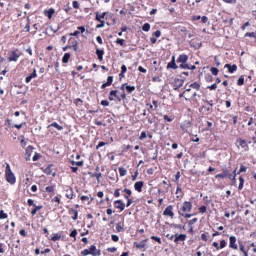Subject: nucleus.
<instances>
[{"mask_svg": "<svg viewBox=\"0 0 256 256\" xmlns=\"http://www.w3.org/2000/svg\"><path fill=\"white\" fill-rule=\"evenodd\" d=\"M5 177L6 181L10 183V185H15L17 178H15V174H13V171L11 170V165L8 163H6Z\"/></svg>", "mask_w": 256, "mask_h": 256, "instance_id": "f257e3e1", "label": "nucleus"}, {"mask_svg": "<svg viewBox=\"0 0 256 256\" xmlns=\"http://www.w3.org/2000/svg\"><path fill=\"white\" fill-rule=\"evenodd\" d=\"M82 255L99 256V255H101V250H97V247H95V245H92L89 249H85L82 252Z\"/></svg>", "mask_w": 256, "mask_h": 256, "instance_id": "f03ea898", "label": "nucleus"}, {"mask_svg": "<svg viewBox=\"0 0 256 256\" xmlns=\"http://www.w3.org/2000/svg\"><path fill=\"white\" fill-rule=\"evenodd\" d=\"M19 57H21V52L19 50H13L8 58L10 62H15L19 61Z\"/></svg>", "mask_w": 256, "mask_h": 256, "instance_id": "7ed1b4c3", "label": "nucleus"}, {"mask_svg": "<svg viewBox=\"0 0 256 256\" xmlns=\"http://www.w3.org/2000/svg\"><path fill=\"white\" fill-rule=\"evenodd\" d=\"M191 91V89H186V91H184L183 93H181L179 95L180 98L185 97L186 101H190L191 97H197V93L193 92L192 95H189L187 93H189Z\"/></svg>", "mask_w": 256, "mask_h": 256, "instance_id": "20e7f679", "label": "nucleus"}, {"mask_svg": "<svg viewBox=\"0 0 256 256\" xmlns=\"http://www.w3.org/2000/svg\"><path fill=\"white\" fill-rule=\"evenodd\" d=\"M35 148L33 146H28L25 151V159L26 161H31V155H33V151Z\"/></svg>", "mask_w": 256, "mask_h": 256, "instance_id": "39448f33", "label": "nucleus"}, {"mask_svg": "<svg viewBox=\"0 0 256 256\" xmlns=\"http://www.w3.org/2000/svg\"><path fill=\"white\" fill-rule=\"evenodd\" d=\"M225 177H229V179H231V177H233V174H231V173H229V171L225 170L223 173L216 175V179H225Z\"/></svg>", "mask_w": 256, "mask_h": 256, "instance_id": "423d86ee", "label": "nucleus"}, {"mask_svg": "<svg viewBox=\"0 0 256 256\" xmlns=\"http://www.w3.org/2000/svg\"><path fill=\"white\" fill-rule=\"evenodd\" d=\"M193 205L191 204V202H184L183 206H182V211L184 213H189V211H191Z\"/></svg>", "mask_w": 256, "mask_h": 256, "instance_id": "0eeeda50", "label": "nucleus"}, {"mask_svg": "<svg viewBox=\"0 0 256 256\" xmlns=\"http://www.w3.org/2000/svg\"><path fill=\"white\" fill-rule=\"evenodd\" d=\"M185 239H187V235H185V234H175L174 242L179 243V241H185Z\"/></svg>", "mask_w": 256, "mask_h": 256, "instance_id": "6e6552de", "label": "nucleus"}, {"mask_svg": "<svg viewBox=\"0 0 256 256\" xmlns=\"http://www.w3.org/2000/svg\"><path fill=\"white\" fill-rule=\"evenodd\" d=\"M35 77H37V69H34L33 72L26 77V83H31V80L35 79Z\"/></svg>", "mask_w": 256, "mask_h": 256, "instance_id": "1a4fd4ad", "label": "nucleus"}, {"mask_svg": "<svg viewBox=\"0 0 256 256\" xmlns=\"http://www.w3.org/2000/svg\"><path fill=\"white\" fill-rule=\"evenodd\" d=\"M237 143L240 145V147H242V149H245L246 151L249 150V146L247 145V141H245V140L239 138V139L237 140Z\"/></svg>", "mask_w": 256, "mask_h": 256, "instance_id": "9d476101", "label": "nucleus"}, {"mask_svg": "<svg viewBox=\"0 0 256 256\" xmlns=\"http://www.w3.org/2000/svg\"><path fill=\"white\" fill-rule=\"evenodd\" d=\"M163 215H166V216H168V217H173V206H168L165 210H164V212H163Z\"/></svg>", "mask_w": 256, "mask_h": 256, "instance_id": "9b49d317", "label": "nucleus"}, {"mask_svg": "<svg viewBox=\"0 0 256 256\" xmlns=\"http://www.w3.org/2000/svg\"><path fill=\"white\" fill-rule=\"evenodd\" d=\"M143 185H144L143 181H138V182H136V183L134 184V189H135L136 191H138V193H141V191H142V189H143Z\"/></svg>", "mask_w": 256, "mask_h": 256, "instance_id": "f8f14e48", "label": "nucleus"}, {"mask_svg": "<svg viewBox=\"0 0 256 256\" xmlns=\"http://www.w3.org/2000/svg\"><path fill=\"white\" fill-rule=\"evenodd\" d=\"M116 205V209H120V211H124L125 209V203H123V201L121 200H116L115 202Z\"/></svg>", "mask_w": 256, "mask_h": 256, "instance_id": "ddd939ff", "label": "nucleus"}, {"mask_svg": "<svg viewBox=\"0 0 256 256\" xmlns=\"http://www.w3.org/2000/svg\"><path fill=\"white\" fill-rule=\"evenodd\" d=\"M235 243H237V238L235 236H230V247H231V249H237L238 248Z\"/></svg>", "mask_w": 256, "mask_h": 256, "instance_id": "4468645a", "label": "nucleus"}, {"mask_svg": "<svg viewBox=\"0 0 256 256\" xmlns=\"http://www.w3.org/2000/svg\"><path fill=\"white\" fill-rule=\"evenodd\" d=\"M225 68L228 69L229 73H235L237 71V65L226 64Z\"/></svg>", "mask_w": 256, "mask_h": 256, "instance_id": "2eb2a0df", "label": "nucleus"}, {"mask_svg": "<svg viewBox=\"0 0 256 256\" xmlns=\"http://www.w3.org/2000/svg\"><path fill=\"white\" fill-rule=\"evenodd\" d=\"M134 245L137 249H144L147 246V240H143L140 243L135 242Z\"/></svg>", "mask_w": 256, "mask_h": 256, "instance_id": "dca6fc26", "label": "nucleus"}, {"mask_svg": "<svg viewBox=\"0 0 256 256\" xmlns=\"http://www.w3.org/2000/svg\"><path fill=\"white\" fill-rule=\"evenodd\" d=\"M189 59V56L188 55H180L179 58H178V62L179 63H187V60Z\"/></svg>", "mask_w": 256, "mask_h": 256, "instance_id": "f3484780", "label": "nucleus"}, {"mask_svg": "<svg viewBox=\"0 0 256 256\" xmlns=\"http://www.w3.org/2000/svg\"><path fill=\"white\" fill-rule=\"evenodd\" d=\"M168 69H177V64L175 63V56H173L172 61L168 63Z\"/></svg>", "mask_w": 256, "mask_h": 256, "instance_id": "a211bd4d", "label": "nucleus"}, {"mask_svg": "<svg viewBox=\"0 0 256 256\" xmlns=\"http://www.w3.org/2000/svg\"><path fill=\"white\" fill-rule=\"evenodd\" d=\"M104 51L103 50H100V49H97L96 50V55L98 56V59L99 61H103V55H104Z\"/></svg>", "mask_w": 256, "mask_h": 256, "instance_id": "6ab92c4d", "label": "nucleus"}, {"mask_svg": "<svg viewBox=\"0 0 256 256\" xmlns=\"http://www.w3.org/2000/svg\"><path fill=\"white\" fill-rule=\"evenodd\" d=\"M54 13H55L54 9H49L48 11H45V14L48 17V19H51V17H53Z\"/></svg>", "mask_w": 256, "mask_h": 256, "instance_id": "aec40b11", "label": "nucleus"}, {"mask_svg": "<svg viewBox=\"0 0 256 256\" xmlns=\"http://www.w3.org/2000/svg\"><path fill=\"white\" fill-rule=\"evenodd\" d=\"M66 197H67V199H73V190L67 189L66 190Z\"/></svg>", "mask_w": 256, "mask_h": 256, "instance_id": "412c9836", "label": "nucleus"}, {"mask_svg": "<svg viewBox=\"0 0 256 256\" xmlns=\"http://www.w3.org/2000/svg\"><path fill=\"white\" fill-rule=\"evenodd\" d=\"M105 15H107V12H104L102 15H99V13L96 14V21H102L101 19H105Z\"/></svg>", "mask_w": 256, "mask_h": 256, "instance_id": "4be33fe9", "label": "nucleus"}, {"mask_svg": "<svg viewBox=\"0 0 256 256\" xmlns=\"http://www.w3.org/2000/svg\"><path fill=\"white\" fill-rule=\"evenodd\" d=\"M35 208L31 211L32 215H37V211H39L40 209H43V206H34Z\"/></svg>", "mask_w": 256, "mask_h": 256, "instance_id": "5701e85b", "label": "nucleus"}, {"mask_svg": "<svg viewBox=\"0 0 256 256\" xmlns=\"http://www.w3.org/2000/svg\"><path fill=\"white\" fill-rule=\"evenodd\" d=\"M51 127H55V129H58V131H63V126L57 124V122L52 123Z\"/></svg>", "mask_w": 256, "mask_h": 256, "instance_id": "b1692460", "label": "nucleus"}, {"mask_svg": "<svg viewBox=\"0 0 256 256\" xmlns=\"http://www.w3.org/2000/svg\"><path fill=\"white\" fill-rule=\"evenodd\" d=\"M190 87H192V89H197L198 91L201 89V85L197 82L192 83Z\"/></svg>", "mask_w": 256, "mask_h": 256, "instance_id": "393cba45", "label": "nucleus"}, {"mask_svg": "<svg viewBox=\"0 0 256 256\" xmlns=\"http://www.w3.org/2000/svg\"><path fill=\"white\" fill-rule=\"evenodd\" d=\"M124 73H127V66L122 65L120 77H125V75H123Z\"/></svg>", "mask_w": 256, "mask_h": 256, "instance_id": "a878e982", "label": "nucleus"}, {"mask_svg": "<svg viewBox=\"0 0 256 256\" xmlns=\"http://www.w3.org/2000/svg\"><path fill=\"white\" fill-rule=\"evenodd\" d=\"M183 80H177L176 81V89H181V87H183Z\"/></svg>", "mask_w": 256, "mask_h": 256, "instance_id": "bb28decb", "label": "nucleus"}, {"mask_svg": "<svg viewBox=\"0 0 256 256\" xmlns=\"http://www.w3.org/2000/svg\"><path fill=\"white\" fill-rule=\"evenodd\" d=\"M39 159H41V154L35 152L32 161H39Z\"/></svg>", "mask_w": 256, "mask_h": 256, "instance_id": "cd10ccee", "label": "nucleus"}, {"mask_svg": "<svg viewBox=\"0 0 256 256\" xmlns=\"http://www.w3.org/2000/svg\"><path fill=\"white\" fill-rule=\"evenodd\" d=\"M59 239H61V234H54L51 241H59Z\"/></svg>", "mask_w": 256, "mask_h": 256, "instance_id": "c85d7f7f", "label": "nucleus"}, {"mask_svg": "<svg viewBox=\"0 0 256 256\" xmlns=\"http://www.w3.org/2000/svg\"><path fill=\"white\" fill-rule=\"evenodd\" d=\"M45 173L46 175H55L53 170H51V166L45 169Z\"/></svg>", "mask_w": 256, "mask_h": 256, "instance_id": "c756f323", "label": "nucleus"}, {"mask_svg": "<svg viewBox=\"0 0 256 256\" xmlns=\"http://www.w3.org/2000/svg\"><path fill=\"white\" fill-rule=\"evenodd\" d=\"M119 173L121 177H125V175H127V170H125V168H119Z\"/></svg>", "mask_w": 256, "mask_h": 256, "instance_id": "7c9ffc66", "label": "nucleus"}, {"mask_svg": "<svg viewBox=\"0 0 256 256\" xmlns=\"http://www.w3.org/2000/svg\"><path fill=\"white\" fill-rule=\"evenodd\" d=\"M20 143L22 147H27V141H25V137L23 136L20 137Z\"/></svg>", "mask_w": 256, "mask_h": 256, "instance_id": "2f4dec72", "label": "nucleus"}, {"mask_svg": "<svg viewBox=\"0 0 256 256\" xmlns=\"http://www.w3.org/2000/svg\"><path fill=\"white\" fill-rule=\"evenodd\" d=\"M110 96H114V97H116V99H118V101H121V98H119L118 96H117V90H112L111 92H110Z\"/></svg>", "mask_w": 256, "mask_h": 256, "instance_id": "473e14b6", "label": "nucleus"}, {"mask_svg": "<svg viewBox=\"0 0 256 256\" xmlns=\"http://www.w3.org/2000/svg\"><path fill=\"white\" fill-rule=\"evenodd\" d=\"M8 215L5 213V211L1 210L0 211V219H7Z\"/></svg>", "mask_w": 256, "mask_h": 256, "instance_id": "72a5a7b5", "label": "nucleus"}, {"mask_svg": "<svg viewBox=\"0 0 256 256\" xmlns=\"http://www.w3.org/2000/svg\"><path fill=\"white\" fill-rule=\"evenodd\" d=\"M126 91H127V93H131L132 91H135V86H127L126 85Z\"/></svg>", "mask_w": 256, "mask_h": 256, "instance_id": "f704fd0d", "label": "nucleus"}, {"mask_svg": "<svg viewBox=\"0 0 256 256\" xmlns=\"http://www.w3.org/2000/svg\"><path fill=\"white\" fill-rule=\"evenodd\" d=\"M142 29L144 31H149L151 29V25L149 23H146V24L143 25Z\"/></svg>", "mask_w": 256, "mask_h": 256, "instance_id": "c9c22d12", "label": "nucleus"}, {"mask_svg": "<svg viewBox=\"0 0 256 256\" xmlns=\"http://www.w3.org/2000/svg\"><path fill=\"white\" fill-rule=\"evenodd\" d=\"M245 83V78L243 76H241L239 79H238V82H237V85H243Z\"/></svg>", "mask_w": 256, "mask_h": 256, "instance_id": "e433bc0d", "label": "nucleus"}, {"mask_svg": "<svg viewBox=\"0 0 256 256\" xmlns=\"http://www.w3.org/2000/svg\"><path fill=\"white\" fill-rule=\"evenodd\" d=\"M116 43H117L118 45H121V46L123 47V45H125V40L118 38V39L116 40Z\"/></svg>", "mask_w": 256, "mask_h": 256, "instance_id": "4c0bfd02", "label": "nucleus"}, {"mask_svg": "<svg viewBox=\"0 0 256 256\" xmlns=\"http://www.w3.org/2000/svg\"><path fill=\"white\" fill-rule=\"evenodd\" d=\"M226 245H227V242H225V240L220 241V249H225Z\"/></svg>", "mask_w": 256, "mask_h": 256, "instance_id": "58836bf2", "label": "nucleus"}, {"mask_svg": "<svg viewBox=\"0 0 256 256\" xmlns=\"http://www.w3.org/2000/svg\"><path fill=\"white\" fill-rule=\"evenodd\" d=\"M116 230L118 231V233H121V231H123V227L121 226V223H118L116 225Z\"/></svg>", "mask_w": 256, "mask_h": 256, "instance_id": "ea45409f", "label": "nucleus"}, {"mask_svg": "<svg viewBox=\"0 0 256 256\" xmlns=\"http://www.w3.org/2000/svg\"><path fill=\"white\" fill-rule=\"evenodd\" d=\"M45 191H47L48 193H53V191H54L53 186H47L45 188Z\"/></svg>", "mask_w": 256, "mask_h": 256, "instance_id": "a19ab883", "label": "nucleus"}, {"mask_svg": "<svg viewBox=\"0 0 256 256\" xmlns=\"http://www.w3.org/2000/svg\"><path fill=\"white\" fill-rule=\"evenodd\" d=\"M107 85L109 86V85H111V83H113V76H109L108 78H107Z\"/></svg>", "mask_w": 256, "mask_h": 256, "instance_id": "79ce46f5", "label": "nucleus"}, {"mask_svg": "<svg viewBox=\"0 0 256 256\" xmlns=\"http://www.w3.org/2000/svg\"><path fill=\"white\" fill-rule=\"evenodd\" d=\"M101 105H103V107H109V101H107V100H102V101H101Z\"/></svg>", "mask_w": 256, "mask_h": 256, "instance_id": "37998d69", "label": "nucleus"}, {"mask_svg": "<svg viewBox=\"0 0 256 256\" xmlns=\"http://www.w3.org/2000/svg\"><path fill=\"white\" fill-rule=\"evenodd\" d=\"M69 59H71V54L66 53L65 54V63H69Z\"/></svg>", "mask_w": 256, "mask_h": 256, "instance_id": "c03bdc74", "label": "nucleus"}, {"mask_svg": "<svg viewBox=\"0 0 256 256\" xmlns=\"http://www.w3.org/2000/svg\"><path fill=\"white\" fill-rule=\"evenodd\" d=\"M211 73H212V75H217V73H219V69L211 68Z\"/></svg>", "mask_w": 256, "mask_h": 256, "instance_id": "a18cd8bd", "label": "nucleus"}, {"mask_svg": "<svg viewBox=\"0 0 256 256\" xmlns=\"http://www.w3.org/2000/svg\"><path fill=\"white\" fill-rule=\"evenodd\" d=\"M151 239H153V241H157V243L161 244V238H159L157 236H152Z\"/></svg>", "mask_w": 256, "mask_h": 256, "instance_id": "49530a36", "label": "nucleus"}, {"mask_svg": "<svg viewBox=\"0 0 256 256\" xmlns=\"http://www.w3.org/2000/svg\"><path fill=\"white\" fill-rule=\"evenodd\" d=\"M207 89H210L211 91H215V89H217V84H213L211 86H208Z\"/></svg>", "mask_w": 256, "mask_h": 256, "instance_id": "de8ad7c7", "label": "nucleus"}, {"mask_svg": "<svg viewBox=\"0 0 256 256\" xmlns=\"http://www.w3.org/2000/svg\"><path fill=\"white\" fill-rule=\"evenodd\" d=\"M28 205H29V206H33V207L36 206V205H35V201H33V199H28Z\"/></svg>", "mask_w": 256, "mask_h": 256, "instance_id": "09e8293b", "label": "nucleus"}, {"mask_svg": "<svg viewBox=\"0 0 256 256\" xmlns=\"http://www.w3.org/2000/svg\"><path fill=\"white\" fill-rule=\"evenodd\" d=\"M107 251H108L109 253H115V252L117 251V248H115V247L108 248Z\"/></svg>", "mask_w": 256, "mask_h": 256, "instance_id": "8fccbe9b", "label": "nucleus"}, {"mask_svg": "<svg viewBox=\"0 0 256 256\" xmlns=\"http://www.w3.org/2000/svg\"><path fill=\"white\" fill-rule=\"evenodd\" d=\"M200 213H205V211H207V207L206 206H202L199 208Z\"/></svg>", "mask_w": 256, "mask_h": 256, "instance_id": "3c124183", "label": "nucleus"}, {"mask_svg": "<svg viewBox=\"0 0 256 256\" xmlns=\"http://www.w3.org/2000/svg\"><path fill=\"white\" fill-rule=\"evenodd\" d=\"M245 37H255V32H251V33L247 32L245 34Z\"/></svg>", "mask_w": 256, "mask_h": 256, "instance_id": "603ef678", "label": "nucleus"}, {"mask_svg": "<svg viewBox=\"0 0 256 256\" xmlns=\"http://www.w3.org/2000/svg\"><path fill=\"white\" fill-rule=\"evenodd\" d=\"M245 171H247V167L241 166V168H240L238 173H245Z\"/></svg>", "mask_w": 256, "mask_h": 256, "instance_id": "864d4df0", "label": "nucleus"}, {"mask_svg": "<svg viewBox=\"0 0 256 256\" xmlns=\"http://www.w3.org/2000/svg\"><path fill=\"white\" fill-rule=\"evenodd\" d=\"M138 70L140 71V73H147V70L143 68V66H139Z\"/></svg>", "mask_w": 256, "mask_h": 256, "instance_id": "5fc2aeb1", "label": "nucleus"}, {"mask_svg": "<svg viewBox=\"0 0 256 256\" xmlns=\"http://www.w3.org/2000/svg\"><path fill=\"white\" fill-rule=\"evenodd\" d=\"M76 105H77L78 107L81 106V105H83V100L77 99V100H76Z\"/></svg>", "mask_w": 256, "mask_h": 256, "instance_id": "6e6d98bb", "label": "nucleus"}, {"mask_svg": "<svg viewBox=\"0 0 256 256\" xmlns=\"http://www.w3.org/2000/svg\"><path fill=\"white\" fill-rule=\"evenodd\" d=\"M31 191H32V193H36L37 192V185H32L31 186Z\"/></svg>", "mask_w": 256, "mask_h": 256, "instance_id": "4d7b16f0", "label": "nucleus"}, {"mask_svg": "<svg viewBox=\"0 0 256 256\" xmlns=\"http://www.w3.org/2000/svg\"><path fill=\"white\" fill-rule=\"evenodd\" d=\"M73 7L74 9H79V2L73 1Z\"/></svg>", "mask_w": 256, "mask_h": 256, "instance_id": "13d9d810", "label": "nucleus"}, {"mask_svg": "<svg viewBox=\"0 0 256 256\" xmlns=\"http://www.w3.org/2000/svg\"><path fill=\"white\" fill-rule=\"evenodd\" d=\"M112 241H115V242L119 241V236L112 235Z\"/></svg>", "mask_w": 256, "mask_h": 256, "instance_id": "bf43d9fd", "label": "nucleus"}, {"mask_svg": "<svg viewBox=\"0 0 256 256\" xmlns=\"http://www.w3.org/2000/svg\"><path fill=\"white\" fill-rule=\"evenodd\" d=\"M70 237H77V230H73L70 234Z\"/></svg>", "mask_w": 256, "mask_h": 256, "instance_id": "052dcab7", "label": "nucleus"}, {"mask_svg": "<svg viewBox=\"0 0 256 256\" xmlns=\"http://www.w3.org/2000/svg\"><path fill=\"white\" fill-rule=\"evenodd\" d=\"M153 35L156 37H161V32L157 30L156 32L153 33Z\"/></svg>", "mask_w": 256, "mask_h": 256, "instance_id": "680f3d73", "label": "nucleus"}, {"mask_svg": "<svg viewBox=\"0 0 256 256\" xmlns=\"http://www.w3.org/2000/svg\"><path fill=\"white\" fill-rule=\"evenodd\" d=\"M182 69H189V64H181Z\"/></svg>", "mask_w": 256, "mask_h": 256, "instance_id": "e2e57ef3", "label": "nucleus"}, {"mask_svg": "<svg viewBox=\"0 0 256 256\" xmlns=\"http://www.w3.org/2000/svg\"><path fill=\"white\" fill-rule=\"evenodd\" d=\"M201 239H202L203 241H207V234H202V235H201Z\"/></svg>", "mask_w": 256, "mask_h": 256, "instance_id": "0e129e2a", "label": "nucleus"}, {"mask_svg": "<svg viewBox=\"0 0 256 256\" xmlns=\"http://www.w3.org/2000/svg\"><path fill=\"white\" fill-rule=\"evenodd\" d=\"M124 193L128 194V196H129V195H131V190H130V189H127V188H125V189H124Z\"/></svg>", "mask_w": 256, "mask_h": 256, "instance_id": "69168bd1", "label": "nucleus"}, {"mask_svg": "<svg viewBox=\"0 0 256 256\" xmlns=\"http://www.w3.org/2000/svg\"><path fill=\"white\" fill-rule=\"evenodd\" d=\"M114 195H115V197H119V195H121V194L119 193V189H116V190H115Z\"/></svg>", "mask_w": 256, "mask_h": 256, "instance_id": "338daca9", "label": "nucleus"}, {"mask_svg": "<svg viewBox=\"0 0 256 256\" xmlns=\"http://www.w3.org/2000/svg\"><path fill=\"white\" fill-rule=\"evenodd\" d=\"M20 235H22V237H25V235H27V233L25 232V230H20Z\"/></svg>", "mask_w": 256, "mask_h": 256, "instance_id": "774afa93", "label": "nucleus"}]
</instances>
